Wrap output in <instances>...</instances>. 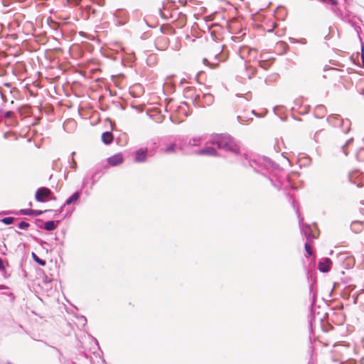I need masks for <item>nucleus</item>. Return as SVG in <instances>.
<instances>
[{"label":"nucleus","instance_id":"1","mask_svg":"<svg viewBox=\"0 0 364 364\" xmlns=\"http://www.w3.org/2000/svg\"><path fill=\"white\" fill-rule=\"evenodd\" d=\"M224 46L218 42L213 41L209 44L207 57L203 59V63L211 68H215L220 62L225 61L228 55L223 52Z\"/></svg>","mask_w":364,"mask_h":364},{"label":"nucleus","instance_id":"2","mask_svg":"<svg viewBox=\"0 0 364 364\" xmlns=\"http://www.w3.org/2000/svg\"><path fill=\"white\" fill-rule=\"evenodd\" d=\"M208 142L218 148L236 153L237 146L229 135L226 134H214L210 136Z\"/></svg>","mask_w":364,"mask_h":364},{"label":"nucleus","instance_id":"3","mask_svg":"<svg viewBox=\"0 0 364 364\" xmlns=\"http://www.w3.org/2000/svg\"><path fill=\"white\" fill-rule=\"evenodd\" d=\"M214 102V97L212 94H197L193 100L196 106L204 107L211 105Z\"/></svg>","mask_w":364,"mask_h":364},{"label":"nucleus","instance_id":"4","mask_svg":"<svg viewBox=\"0 0 364 364\" xmlns=\"http://www.w3.org/2000/svg\"><path fill=\"white\" fill-rule=\"evenodd\" d=\"M239 55L241 59L247 63L256 60L257 51L255 48H251L248 46H242L239 50Z\"/></svg>","mask_w":364,"mask_h":364},{"label":"nucleus","instance_id":"5","mask_svg":"<svg viewBox=\"0 0 364 364\" xmlns=\"http://www.w3.org/2000/svg\"><path fill=\"white\" fill-rule=\"evenodd\" d=\"M349 181L353 184H356L358 187L364 186V173L359 170H354L348 175Z\"/></svg>","mask_w":364,"mask_h":364},{"label":"nucleus","instance_id":"6","mask_svg":"<svg viewBox=\"0 0 364 364\" xmlns=\"http://www.w3.org/2000/svg\"><path fill=\"white\" fill-rule=\"evenodd\" d=\"M249 165L256 168L255 166H264V168H268L269 166H272V161L265 157H258L257 159H250L248 162Z\"/></svg>","mask_w":364,"mask_h":364},{"label":"nucleus","instance_id":"7","mask_svg":"<svg viewBox=\"0 0 364 364\" xmlns=\"http://www.w3.org/2000/svg\"><path fill=\"white\" fill-rule=\"evenodd\" d=\"M51 193V191L50 189L42 187L37 190L36 193V199L38 202H44L45 198L48 197Z\"/></svg>","mask_w":364,"mask_h":364},{"label":"nucleus","instance_id":"8","mask_svg":"<svg viewBox=\"0 0 364 364\" xmlns=\"http://www.w3.org/2000/svg\"><path fill=\"white\" fill-rule=\"evenodd\" d=\"M205 139V137H204V136H197V137H193L192 139H190L188 140V141H187L186 140L184 141V143L181 144V149H184L183 146L185 145L190 146H199V145H200L202 144V142Z\"/></svg>","mask_w":364,"mask_h":364},{"label":"nucleus","instance_id":"9","mask_svg":"<svg viewBox=\"0 0 364 364\" xmlns=\"http://www.w3.org/2000/svg\"><path fill=\"white\" fill-rule=\"evenodd\" d=\"M332 262L329 258H324L318 262V269L321 272H328L331 269Z\"/></svg>","mask_w":364,"mask_h":364},{"label":"nucleus","instance_id":"10","mask_svg":"<svg viewBox=\"0 0 364 364\" xmlns=\"http://www.w3.org/2000/svg\"><path fill=\"white\" fill-rule=\"evenodd\" d=\"M155 45L157 49L161 50H165L168 46V40L165 36L158 37L156 40Z\"/></svg>","mask_w":364,"mask_h":364},{"label":"nucleus","instance_id":"11","mask_svg":"<svg viewBox=\"0 0 364 364\" xmlns=\"http://www.w3.org/2000/svg\"><path fill=\"white\" fill-rule=\"evenodd\" d=\"M256 69L251 65H246L245 70L241 73V77L243 79H251L255 75Z\"/></svg>","mask_w":364,"mask_h":364},{"label":"nucleus","instance_id":"12","mask_svg":"<svg viewBox=\"0 0 364 364\" xmlns=\"http://www.w3.org/2000/svg\"><path fill=\"white\" fill-rule=\"evenodd\" d=\"M107 161L109 164L112 166H117L123 161L122 155L121 154H114V156L108 158Z\"/></svg>","mask_w":364,"mask_h":364},{"label":"nucleus","instance_id":"13","mask_svg":"<svg viewBox=\"0 0 364 364\" xmlns=\"http://www.w3.org/2000/svg\"><path fill=\"white\" fill-rule=\"evenodd\" d=\"M146 152L147 149H140L136 151L135 156V161L136 162H144L146 159Z\"/></svg>","mask_w":364,"mask_h":364},{"label":"nucleus","instance_id":"14","mask_svg":"<svg viewBox=\"0 0 364 364\" xmlns=\"http://www.w3.org/2000/svg\"><path fill=\"white\" fill-rule=\"evenodd\" d=\"M196 154L198 155L215 156L217 154V151L213 147H205L197 151Z\"/></svg>","mask_w":364,"mask_h":364},{"label":"nucleus","instance_id":"15","mask_svg":"<svg viewBox=\"0 0 364 364\" xmlns=\"http://www.w3.org/2000/svg\"><path fill=\"white\" fill-rule=\"evenodd\" d=\"M343 119H341L339 116L333 114L328 116L327 118L328 123L334 127H339Z\"/></svg>","mask_w":364,"mask_h":364},{"label":"nucleus","instance_id":"16","mask_svg":"<svg viewBox=\"0 0 364 364\" xmlns=\"http://www.w3.org/2000/svg\"><path fill=\"white\" fill-rule=\"evenodd\" d=\"M326 114V107L322 105H317L314 109V115L317 118H323Z\"/></svg>","mask_w":364,"mask_h":364},{"label":"nucleus","instance_id":"17","mask_svg":"<svg viewBox=\"0 0 364 364\" xmlns=\"http://www.w3.org/2000/svg\"><path fill=\"white\" fill-rule=\"evenodd\" d=\"M80 198L79 192L74 193L71 196H70L64 203L63 206L70 205L72 203L77 202Z\"/></svg>","mask_w":364,"mask_h":364},{"label":"nucleus","instance_id":"18","mask_svg":"<svg viewBox=\"0 0 364 364\" xmlns=\"http://www.w3.org/2000/svg\"><path fill=\"white\" fill-rule=\"evenodd\" d=\"M102 140L105 144H109L113 141V134L110 132H105L102 135Z\"/></svg>","mask_w":364,"mask_h":364},{"label":"nucleus","instance_id":"19","mask_svg":"<svg viewBox=\"0 0 364 364\" xmlns=\"http://www.w3.org/2000/svg\"><path fill=\"white\" fill-rule=\"evenodd\" d=\"M301 232L304 233L307 240H311L314 238V235L312 234L311 228L309 225H306L304 228H302Z\"/></svg>","mask_w":364,"mask_h":364},{"label":"nucleus","instance_id":"20","mask_svg":"<svg viewBox=\"0 0 364 364\" xmlns=\"http://www.w3.org/2000/svg\"><path fill=\"white\" fill-rule=\"evenodd\" d=\"M339 127H341L342 131L344 133H347L350 130V120H348L347 119H343V121L341 122V124Z\"/></svg>","mask_w":364,"mask_h":364},{"label":"nucleus","instance_id":"21","mask_svg":"<svg viewBox=\"0 0 364 364\" xmlns=\"http://www.w3.org/2000/svg\"><path fill=\"white\" fill-rule=\"evenodd\" d=\"M56 228V224L53 220L47 221L44 223V228L48 231H51L55 230Z\"/></svg>","mask_w":364,"mask_h":364},{"label":"nucleus","instance_id":"22","mask_svg":"<svg viewBox=\"0 0 364 364\" xmlns=\"http://www.w3.org/2000/svg\"><path fill=\"white\" fill-rule=\"evenodd\" d=\"M6 266H9V264L5 262V261L0 257V272L3 273L5 278H7V276L6 275Z\"/></svg>","mask_w":364,"mask_h":364},{"label":"nucleus","instance_id":"23","mask_svg":"<svg viewBox=\"0 0 364 364\" xmlns=\"http://www.w3.org/2000/svg\"><path fill=\"white\" fill-rule=\"evenodd\" d=\"M179 112H182L185 116H188V113L187 112L188 107L186 102H181L178 107Z\"/></svg>","mask_w":364,"mask_h":364},{"label":"nucleus","instance_id":"24","mask_svg":"<svg viewBox=\"0 0 364 364\" xmlns=\"http://www.w3.org/2000/svg\"><path fill=\"white\" fill-rule=\"evenodd\" d=\"M33 260L41 266H45L46 262L45 260L40 259L35 253H32Z\"/></svg>","mask_w":364,"mask_h":364},{"label":"nucleus","instance_id":"25","mask_svg":"<svg viewBox=\"0 0 364 364\" xmlns=\"http://www.w3.org/2000/svg\"><path fill=\"white\" fill-rule=\"evenodd\" d=\"M258 64L260 68H263L264 70H267L270 66L271 63L267 60H259Z\"/></svg>","mask_w":364,"mask_h":364},{"label":"nucleus","instance_id":"26","mask_svg":"<svg viewBox=\"0 0 364 364\" xmlns=\"http://www.w3.org/2000/svg\"><path fill=\"white\" fill-rule=\"evenodd\" d=\"M175 150H176V144H171L168 145L166 148H165L164 149V151L165 153L170 154V153L174 152Z\"/></svg>","mask_w":364,"mask_h":364},{"label":"nucleus","instance_id":"27","mask_svg":"<svg viewBox=\"0 0 364 364\" xmlns=\"http://www.w3.org/2000/svg\"><path fill=\"white\" fill-rule=\"evenodd\" d=\"M356 157L359 161H364V148H360L358 151Z\"/></svg>","mask_w":364,"mask_h":364},{"label":"nucleus","instance_id":"28","mask_svg":"<svg viewBox=\"0 0 364 364\" xmlns=\"http://www.w3.org/2000/svg\"><path fill=\"white\" fill-rule=\"evenodd\" d=\"M14 220V218L13 217H6L4 218L1 221L6 224V225H10L12 224Z\"/></svg>","mask_w":364,"mask_h":364},{"label":"nucleus","instance_id":"29","mask_svg":"<svg viewBox=\"0 0 364 364\" xmlns=\"http://www.w3.org/2000/svg\"><path fill=\"white\" fill-rule=\"evenodd\" d=\"M28 226L29 224L25 221H21V223H19L18 225V228L22 230L26 229L27 228H28Z\"/></svg>","mask_w":364,"mask_h":364},{"label":"nucleus","instance_id":"30","mask_svg":"<svg viewBox=\"0 0 364 364\" xmlns=\"http://www.w3.org/2000/svg\"><path fill=\"white\" fill-rule=\"evenodd\" d=\"M68 4L71 6H77L80 4L81 0H66Z\"/></svg>","mask_w":364,"mask_h":364},{"label":"nucleus","instance_id":"31","mask_svg":"<svg viewBox=\"0 0 364 364\" xmlns=\"http://www.w3.org/2000/svg\"><path fill=\"white\" fill-rule=\"evenodd\" d=\"M292 204H293V206H294V208L296 210V213L298 215V217L300 218V214H299V209H298V207H296L295 205H294V200L292 199ZM303 220V218H299V224L301 225V222Z\"/></svg>","mask_w":364,"mask_h":364},{"label":"nucleus","instance_id":"32","mask_svg":"<svg viewBox=\"0 0 364 364\" xmlns=\"http://www.w3.org/2000/svg\"><path fill=\"white\" fill-rule=\"evenodd\" d=\"M21 212L23 215H32V209H23L21 210Z\"/></svg>","mask_w":364,"mask_h":364},{"label":"nucleus","instance_id":"33","mask_svg":"<svg viewBox=\"0 0 364 364\" xmlns=\"http://www.w3.org/2000/svg\"><path fill=\"white\" fill-rule=\"evenodd\" d=\"M13 115H14V112L12 111H7L6 112H5L4 117L5 119H9V118L12 117Z\"/></svg>","mask_w":364,"mask_h":364},{"label":"nucleus","instance_id":"34","mask_svg":"<svg viewBox=\"0 0 364 364\" xmlns=\"http://www.w3.org/2000/svg\"><path fill=\"white\" fill-rule=\"evenodd\" d=\"M305 250L308 255L311 256L312 255V251L307 242L305 243Z\"/></svg>","mask_w":364,"mask_h":364},{"label":"nucleus","instance_id":"35","mask_svg":"<svg viewBox=\"0 0 364 364\" xmlns=\"http://www.w3.org/2000/svg\"><path fill=\"white\" fill-rule=\"evenodd\" d=\"M352 141H353V139H348V140L346 141V144H345L344 146H342L343 151V153H344L346 155H347V152L346 151L345 148H346V146H348V144H349Z\"/></svg>","mask_w":364,"mask_h":364},{"label":"nucleus","instance_id":"36","mask_svg":"<svg viewBox=\"0 0 364 364\" xmlns=\"http://www.w3.org/2000/svg\"><path fill=\"white\" fill-rule=\"evenodd\" d=\"M43 213L42 210H32V215H41Z\"/></svg>","mask_w":364,"mask_h":364},{"label":"nucleus","instance_id":"37","mask_svg":"<svg viewBox=\"0 0 364 364\" xmlns=\"http://www.w3.org/2000/svg\"><path fill=\"white\" fill-rule=\"evenodd\" d=\"M70 167L74 169H75L77 168V163L75 161L74 159H73V161L70 164Z\"/></svg>","mask_w":364,"mask_h":364},{"label":"nucleus","instance_id":"38","mask_svg":"<svg viewBox=\"0 0 364 364\" xmlns=\"http://www.w3.org/2000/svg\"><path fill=\"white\" fill-rule=\"evenodd\" d=\"M237 121L240 123V124H243L244 122H245V119H243V118L241 117V116H237Z\"/></svg>","mask_w":364,"mask_h":364},{"label":"nucleus","instance_id":"39","mask_svg":"<svg viewBox=\"0 0 364 364\" xmlns=\"http://www.w3.org/2000/svg\"><path fill=\"white\" fill-rule=\"evenodd\" d=\"M8 289V287H7L6 286H5V285H2V284H1V285H0V290H1V289Z\"/></svg>","mask_w":364,"mask_h":364},{"label":"nucleus","instance_id":"40","mask_svg":"<svg viewBox=\"0 0 364 364\" xmlns=\"http://www.w3.org/2000/svg\"><path fill=\"white\" fill-rule=\"evenodd\" d=\"M63 205L58 210H57L58 213H61L63 211Z\"/></svg>","mask_w":364,"mask_h":364},{"label":"nucleus","instance_id":"41","mask_svg":"<svg viewBox=\"0 0 364 364\" xmlns=\"http://www.w3.org/2000/svg\"><path fill=\"white\" fill-rule=\"evenodd\" d=\"M355 225H360V223H353V225H352V228Z\"/></svg>","mask_w":364,"mask_h":364},{"label":"nucleus","instance_id":"42","mask_svg":"<svg viewBox=\"0 0 364 364\" xmlns=\"http://www.w3.org/2000/svg\"><path fill=\"white\" fill-rule=\"evenodd\" d=\"M118 46L120 47L121 50L124 51V48L123 47H122L121 46Z\"/></svg>","mask_w":364,"mask_h":364},{"label":"nucleus","instance_id":"43","mask_svg":"<svg viewBox=\"0 0 364 364\" xmlns=\"http://www.w3.org/2000/svg\"><path fill=\"white\" fill-rule=\"evenodd\" d=\"M301 42L302 43H306V41H305L304 39H302V40L301 41Z\"/></svg>","mask_w":364,"mask_h":364},{"label":"nucleus","instance_id":"44","mask_svg":"<svg viewBox=\"0 0 364 364\" xmlns=\"http://www.w3.org/2000/svg\"><path fill=\"white\" fill-rule=\"evenodd\" d=\"M362 60H363V62L364 63V55L363 54L362 55Z\"/></svg>","mask_w":364,"mask_h":364},{"label":"nucleus","instance_id":"45","mask_svg":"<svg viewBox=\"0 0 364 364\" xmlns=\"http://www.w3.org/2000/svg\"><path fill=\"white\" fill-rule=\"evenodd\" d=\"M82 320H83V321H85H85H86V318L82 317Z\"/></svg>","mask_w":364,"mask_h":364},{"label":"nucleus","instance_id":"46","mask_svg":"<svg viewBox=\"0 0 364 364\" xmlns=\"http://www.w3.org/2000/svg\"><path fill=\"white\" fill-rule=\"evenodd\" d=\"M75 151L72 152V156H73L75 155Z\"/></svg>","mask_w":364,"mask_h":364},{"label":"nucleus","instance_id":"47","mask_svg":"<svg viewBox=\"0 0 364 364\" xmlns=\"http://www.w3.org/2000/svg\"><path fill=\"white\" fill-rule=\"evenodd\" d=\"M252 113L253 114H255V111H254V110H252Z\"/></svg>","mask_w":364,"mask_h":364}]
</instances>
